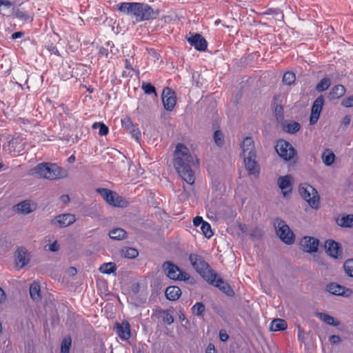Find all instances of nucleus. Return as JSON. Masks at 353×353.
<instances>
[{"instance_id":"f257e3e1","label":"nucleus","mask_w":353,"mask_h":353,"mask_svg":"<svg viewBox=\"0 0 353 353\" xmlns=\"http://www.w3.org/2000/svg\"><path fill=\"white\" fill-rule=\"evenodd\" d=\"M174 166L178 174L186 183L190 185L194 183L195 177L193 168L199 166V160L183 143H178L176 146Z\"/></svg>"},{"instance_id":"f03ea898","label":"nucleus","mask_w":353,"mask_h":353,"mask_svg":"<svg viewBox=\"0 0 353 353\" xmlns=\"http://www.w3.org/2000/svg\"><path fill=\"white\" fill-rule=\"evenodd\" d=\"M118 10L134 18L137 23L154 19L159 14V10H154L148 3L139 2H122L118 5Z\"/></svg>"},{"instance_id":"7ed1b4c3","label":"nucleus","mask_w":353,"mask_h":353,"mask_svg":"<svg viewBox=\"0 0 353 353\" xmlns=\"http://www.w3.org/2000/svg\"><path fill=\"white\" fill-rule=\"evenodd\" d=\"M31 174L39 178L57 180L68 177V172L55 163H42L32 170Z\"/></svg>"},{"instance_id":"20e7f679","label":"nucleus","mask_w":353,"mask_h":353,"mask_svg":"<svg viewBox=\"0 0 353 353\" xmlns=\"http://www.w3.org/2000/svg\"><path fill=\"white\" fill-rule=\"evenodd\" d=\"M189 260L195 270L208 283H213L216 277V274L210 269L209 265L199 255L191 254Z\"/></svg>"},{"instance_id":"39448f33","label":"nucleus","mask_w":353,"mask_h":353,"mask_svg":"<svg viewBox=\"0 0 353 353\" xmlns=\"http://www.w3.org/2000/svg\"><path fill=\"white\" fill-rule=\"evenodd\" d=\"M162 270L168 278L174 281H183L190 283L193 279L186 272L181 270L176 265L170 261H165L162 265Z\"/></svg>"},{"instance_id":"423d86ee","label":"nucleus","mask_w":353,"mask_h":353,"mask_svg":"<svg viewBox=\"0 0 353 353\" xmlns=\"http://www.w3.org/2000/svg\"><path fill=\"white\" fill-rule=\"evenodd\" d=\"M299 192L312 208L317 210L319 208V193L313 186L308 183H301L299 185Z\"/></svg>"},{"instance_id":"0eeeda50","label":"nucleus","mask_w":353,"mask_h":353,"mask_svg":"<svg viewBox=\"0 0 353 353\" xmlns=\"http://www.w3.org/2000/svg\"><path fill=\"white\" fill-rule=\"evenodd\" d=\"M274 225L276 234L282 241L288 245L294 243V234L284 221L277 218L274 220Z\"/></svg>"},{"instance_id":"6e6552de","label":"nucleus","mask_w":353,"mask_h":353,"mask_svg":"<svg viewBox=\"0 0 353 353\" xmlns=\"http://www.w3.org/2000/svg\"><path fill=\"white\" fill-rule=\"evenodd\" d=\"M97 192L110 205L114 207L124 208L128 202L117 193L105 188H97Z\"/></svg>"},{"instance_id":"1a4fd4ad","label":"nucleus","mask_w":353,"mask_h":353,"mask_svg":"<svg viewBox=\"0 0 353 353\" xmlns=\"http://www.w3.org/2000/svg\"><path fill=\"white\" fill-rule=\"evenodd\" d=\"M275 150L281 158L287 161L293 160L296 154L294 147L289 142L283 139L276 142Z\"/></svg>"},{"instance_id":"9d476101","label":"nucleus","mask_w":353,"mask_h":353,"mask_svg":"<svg viewBox=\"0 0 353 353\" xmlns=\"http://www.w3.org/2000/svg\"><path fill=\"white\" fill-rule=\"evenodd\" d=\"M188 43L194 47L196 50L204 52L207 50L208 42L199 33L190 32L186 37Z\"/></svg>"},{"instance_id":"9b49d317","label":"nucleus","mask_w":353,"mask_h":353,"mask_svg":"<svg viewBox=\"0 0 353 353\" xmlns=\"http://www.w3.org/2000/svg\"><path fill=\"white\" fill-rule=\"evenodd\" d=\"M245 168L249 174L258 176L260 172L259 166L256 161V154L243 156Z\"/></svg>"},{"instance_id":"f8f14e48","label":"nucleus","mask_w":353,"mask_h":353,"mask_svg":"<svg viewBox=\"0 0 353 353\" xmlns=\"http://www.w3.org/2000/svg\"><path fill=\"white\" fill-rule=\"evenodd\" d=\"M326 290L332 294L349 297L353 294L350 288L339 285L336 283H331L326 286Z\"/></svg>"},{"instance_id":"ddd939ff","label":"nucleus","mask_w":353,"mask_h":353,"mask_svg":"<svg viewBox=\"0 0 353 353\" xmlns=\"http://www.w3.org/2000/svg\"><path fill=\"white\" fill-rule=\"evenodd\" d=\"M319 240L311 236H304L300 241V247L303 251L308 253L316 252Z\"/></svg>"},{"instance_id":"4468645a","label":"nucleus","mask_w":353,"mask_h":353,"mask_svg":"<svg viewBox=\"0 0 353 353\" xmlns=\"http://www.w3.org/2000/svg\"><path fill=\"white\" fill-rule=\"evenodd\" d=\"M278 185L281 189L283 195L285 197L288 196L292 190V176L290 174H287L283 176H280L278 179Z\"/></svg>"},{"instance_id":"2eb2a0df","label":"nucleus","mask_w":353,"mask_h":353,"mask_svg":"<svg viewBox=\"0 0 353 353\" xmlns=\"http://www.w3.org/2000/svg\"><path fill=\"white\" fill-rule=\"evenodd\" d=\"M162 101L167 110H172L176 105V94L173 90H163Z\"/></svg>"},{"instance_id":"dca6fc26","label":"nucleus","mask_w":353,"mask_h":353,"mask_svg":"<svg viewBox=\"0 0 353 353\" xmlns=\"http://www.w3.org/2000/svg\"><path fill=\"white\" fill-rule=\"evenodd\" d=\"M323 104L324 99L322 96L319 97L314 101L311 110V116L310 119L311 124H314L318 121Z\"/></svg>"},{"instance_id":"f3484780","label":"nucleus","mask_w":353,"mask_h":353,"mask_svg":"<svg viewBox=\"0 0 353 353\" xmlns=\"http://www.w3.org/2000/svg\"><path fill=\"white\" fill-rule=\"evenodd\" d=\"M14 257L17 266L20 269L23 268L30 261V257L28 251L23 247L19 248L17 250L14 254Z\"/></svg>"},{"instance_id":"a211bd4d","label":"nucleus","mask_w":353,"mask_h":353,"mask_svg":"<svg viewBox=\"0 0 353 353\" xmlns=\"http://www.w3.org/2000/svg\"><path fill=\"white\" fill-rule=\"evenodd\" d=\"M76 221L75 216L72 214H63L57 216L52 223L60 228H65L72 224Z\"/></svg>"},{"instance_id":"6ab92c4d","label":"nucleus","mask_w":353,"mask_h":353,"mask_svg":"<svg viewBox=\"0 0 353 353\" xmlns=\"http://www.w3.org/2000/svg\"><path fill=\"white\" fill-rule=\"evenodd\" d=\"M115 330L118 336L122 340H128L131 336L130 325L127 321H123L121 323H117L115 325Z\"/></svg>"},{"instance_id":"aec40b11","label":"nucleus","mask_w":353,"mask_h":353,"mask_svg":"<svg viewBox=\"0 0 353 353\" xmlns=\"http://www.w3.org/2000/svg\"><path fill=\"white\" fill-rule=\"evenodd\" d=\"M327 254L332 258L337 259L341 255L339 244L333 240H327L325 243Z\"/></svg>"},{"instance_id":"412c9836","label":"nucleus","mask_w":353,"mask_h":353,"mask_svg":"<svg viewBox=\"0 0 353 353\" xmlns=\"http://www.w3.org/2000/svg\"><path fill=\"white\" fill-rule=\"evenodd\" d=\"M242 155L249 156L256 154L254 143L251 137H246L241 144Z\"/></svg>"},{"instance_id":"4be33fe9","label":"nucleus","mask_w":353,"mask_h":353,"mask_svg":"<svg viewBox=\"0 0 353 353\" xmlns=\"http://www.w3.org/2000/svg\"><path fill=\"white\" fill-rule=\"evenodd\" d=\"M210 283L214 285L228 296H233L234 294L233 290L230 288L229 284L225 282L221 278H217L216 276V279H214V281Z\"/></svg>"},{"instance_id":"5701e85b","label":"nucleus","mask_w":353,"mask_h":353,"mask_svg":"<svg viewBox=\"0 0 353 353\" xmlns=\"http://www.w3.org/2000/svg\"><path fill=\"white\" fill-rule=\"evenodd\" d=\"M165 294L168 299L176 301L181 295V290L177 286H169L166 288Z\"/></svg>"},{"instance_id":"b1692460","label":"nucleus","mask_w":353,"mask_h":353,"mask_svg":"<svg viewBox=\"0 0 353 353\" xmlns=\"http://www.w3.org/2000/svg\"><path fill=\"white\" fill-rule=\"evenodd\" d=\"M15 210L23 214H28L32 212L34 208H32L30 201H23L14 206Z\"/></svg>"},{"instance_id":"393cba45","label":"nucleus","mask_w":353,"mask_h":353,"mask_svg":"<svg viewBox=\"0 0 353 353\" xmlns=\"http://www.w3.org/2000/svg\"><path fill=\"white\" fill-rule=\"evenodd\" d=\"M319 77H322L321 80L317 83L315 88H329L331 85V83L332 81L333 75L332 74H327L325 76H323V72L319 71L318 72Z\"/></svg>"},{"instance_id":"a878e982","label":"nucleus","mask_w":353,"mask_h":353,"mask_svg":"<svg viewBox=\"0 0 353 353\" xmlns=\"http://www.w3.org/2000/svg\"><path fill=\"white\" fill-rule=\"evenodd\" d=\"M316 316L322 321L325 323L327 325H334V326H338L340 323L339 321L335 320V319L325 313L323 312H318L316 314Z\"/></svg>"},{"instance_id":"bb28decb","label":"nucleus","mask_w":353,"mask_h":353,"mask_svg":"<svg viewBox=\"0 0 353 353\" xmlns=\"http://www.w3.org/2000/svg\"><path fill=\"white\" fill-rule=\"evenodd\" d=\"M287 323L285 320L281 319H274L270 325V330L273 332L284 330L287 328Z\"/></svg>"},{"instance_id":"cd10ccee","label":"nucleus","mask_w":353,"mask_h":353,"mask_svg":"<svg viewBox=\"0 0 353 353\" xmlns=\"http://www.w3.org/2000/svg\"><path fill=\"white\" fill-rule=\"evenodd\" d=\"M109 236L114 240H122L127 237V232L122 228H114L110 231Z\"/></svg>"},{"instance_id":"c85d7f7f","label":"nucleus","mask_w":353,"mask_h":353,"mask_svg":"<svg viewBox=\"0 0 353 353\" xmlns=\"http://www.w3.org/2000/svg\"><path fill=\"white\" fill-rule=\"evenodd\" d=\"M296 81V74L293 71L285 72L282 78V82L283 85L287 86H291L294 85Z\"/></svg>"},{"instance_id":"c756f323","label":"nucleus","mask_w":353,"mask_h":353,"mask_svg":"<svg viewBox=\"0 0 353 353\" xmlns=\"http://www.w3.org/2000/svg\"><path fill=\"white\" fill-rule=\"evenodd\" d=\"M30 295L32 300L39 301L41 299V290L39 283L34 282L30 287Z\"/></svg>"},{"instance_id":"7c9ffc66","label":"nucleus","mask_w":353,"mask_h":353,"mask_svg":"<svg viewBox=\"0 0 353 353\" xmlns=\"http://www.w3.org/2000/svg\"><path fill=\"white\" fill-rule=\"evenodd\" d=\"M336 223L339 225L341 227L350 228L353 226V215L349 214L346 216H343L341 218H338L336 220Z\"/></svg>"},{"instance_id":"2f4dec72","label":"nucleus","mask_w":353,"mask_h":353,"mask_svg":"<svg viewBox=\"0 0 353 353\" xmlns=\"http://www.w3.org/2000/svg\"><path fill=\"white\" fill-rule=\"evenodd\" d=\"M321 158L323 163L330 166L334 163L335 155L330 150L327 149L322 154Z\"/></svg>"},{"instance_id":"473e14b6","label":"nucleus","mask_w":353,"mask_h":353,"mask_svg":"<svg viewBox=\"0 0 353 353\" xmlns=\"http://www.w3.org/2000/svg\"><path fill=\"white\" fill-rule=\"evenodd\" d=\"M117 270V266L114 263H105L102 264L99 268L101 273L110 274Z\"/></svg>"},{"instance_id":"72a5a7b5","label":"nucleus","mask_w":353,"mask_h":353,"mask_svg":"<svg viewBox=\"0 0 353 353\" xmlns=\"http://www.w3.org/2000/svg\"><path fill=\"white\" fill-rule=\"evenodd\" d=\"M121 254L128 259H135L139 255V252L133 248H125L121 250Z\"/></svg>"},{"instance_id":"f704fd0d","label":"nucleus","mask_w":353,"mask_h":353,"mask_svg":"<svg viewBox=\"0 0 353 353\" xmlns=\"http://www.w3.org/2000/svg\"><path fill=\"white\" fill-rule=\"evenodd\" d=\"M72 345V339L70 336H65L61 345V353H69Z\"/></svg>"},{"instance_id":"c9c22d12","label":"nucleus","mask_w":353,"mask_h":353,"mask_svg":"<svg viewBox=\"0 0 353 353\" xmlns=\"http://www.w3.org/2000/svg\"><path fill=\"white\" fill-rule=\"evenodd\" d=\"M93 129H99V134L101 136H106L109 132L108 128L103 123L95 122L92 124Z\"/></svg>"},{"instance_id":"e433bc0d","label":"nucleus","mask_w":353,"mask_h":353,"mask_svg":"<svg viewBox=\"0 0 353 353\" xmlns=\"http://www.w3.org/2000/svg\"><path fill=\"white\" fill-rule=\"evenodd\" d=\"M264 14L275 15L279 17L277 19L279 21L283 20V17H284L283 12L279 8H268L264 12Z\"/></svg>"},{"instance_id":"4c0bfd02","label":"nucleus","mask_w":353,"mask_h":353,"mask_svg":"<svg viewBox=\"0 0 353 353\" xmlns=\"http://www.w3.org/2000/svg\"><path fill=\"white\" fill-rule=\"evenodd\" d=\"M343 268L345 274L353 278V259H347L343 264Z\"/></svg>"},{"instance_id":"58836bf2","label":"nucleus","mask_w":353,"mask_h":353,"mask_svg":"<svg viewBox=\"0 0 353 353\" xmlns=\"http://www.w3.org/2000/svg\"><path fill=\"white\" fill-rule=\"evenodd\" d=\"M300 128L299 123L293 121L285 125V130L290 134H294L300 130Z\"/></svg>"},{"instance_id":"ea45409f","label":"nucleus","mask_w":353,"mask_h":353,"mask_svg":"<svg viewBox=\"0 0 353 353\" xmlns=\"http://www.w3.org/2000/svg\"><path fill=\"white\" fill-rule=\"evenodd\" d=\"M201 230L203 234L207 238H210L213 235L212 230L211 229L210 225L208 222H205L201 226Z\"/></svg>"},{"instance_id":"a19ab883","label":"nucleus","mask_w":353,"mask_h":353,"mask_svg":"<svg viewBox=\"0 0 353 353\" xmlns=\"http://www.w3.org/2000/svg\"><path fill=\"white\" fill-rule=\"evenodd\" d=\"M214 140L218 146H222L224 143L223 134L220 130H216L214 133Z\"/></svg>"},{"instance_id":"79ce46f5","label":"nucleus","mask_w":353,"mask_h":353,"mask_svg":"<svg viewBox=\"0 0 353 353\" xmlns=\"http://www.w3.org/2000/svg\"><path fill=\"white\" fill-rule=\"evenodd\" d=\"M192 311L196 315L201 316L205 312V305L202 303L198 302L192 307Z\"/></svg>"},{"instance_id":"37998d69","label":"nucleus","mask_w":353,"mask_h":353,"mask_svg":"<svg viewBox=\"0 0 353 353\" xmlns=\"http://www.w3.org/2000/svg\"><path fill=\"white\" fill-rule=\"evenodd\" d=\"M14 16L16 18L23 21H28L30 19V16L26 12L19 9L15 11Z\"/></svg>"},{"instance_id":"c03bdc74","label":"nucleus","mask_w":353,"mask_h":353,"mask_svg":"<svg viewBox=\"0 0 353 353\" xmlns=\"http://www.w3.org/2000/svg\"><path fill=\"white\" fill-rule=\"evenodd\" d=\"M345 90H332V91L330 92L329 97L331 99H338L345 94Z\"/></svg>"},{"instance_id":"a18cd8bd","label":"nucleus","mask_w":353,"mask_h":353,"mask_svg":"<svg viewBox=\"0 0 353 353\" xmlns=\"http://www.w3.org/2000/svg\"><path fill=\"white\" fill-rule=\"evenodd\" d=\"M46 48L51 54H55L58 57L60 56L59 50L57 49V46H54L52 43H48L46 46Z\"/></svg>"},{"instance_id":"49530a36","label":"nucleus","mask_w":353,"mask_h":353,"mask_svg":"<svg viewBox=\"0 0 353 353\" xmlns=\"http://www.w3.org/2000/svg\"><path fill=\"white\" fill-rule=\"evenodd\" d=\"M121 123H122L123 128H124L128 131H129L130 130L133 128L134 125L129 118H125L124 119H122Z\"/></svg>"},{"instance_id":"de8ad7c7","label":"nucleus","mask_w":353,"mask_h":353,"mask_svg":"<svg viewBox=\"0 0 353 353\" xmlns=\"http://www.w3.org/2000/svg\"><path fill=\"white\" fill-rule=\"evenodd\" d=\"M128 132L131 134L132 137L135 139L136 141H138L139 140L141 137V132L139 129L133 126V128L130 130Z\"/></svg>"},{"instance_id":"09e8293b","label":"nucleus","mask_w":353,"mask_h":353,"mask_svg":"<svg viewBox=\"0 0 353 353\" xmlns=\"http://www.w3.org/2000/svg\"><path fill=\"white\" fill-rule=\"evenodd\" d=\"M342 105L344 107H352L353 106V95L344 99L342 101Z\"/></svg>"},{"instance_id":"8fccbe9b","label":"nucleus","mask_w":353,"mask_h":353,"mask_svg":"<svg viewBox=\"0 0 353 353\" xmlns=\"http://www.w3.org/2000/svg\"><path fill=\"white\" fill-rule=\"evenodd\" d=\"M275 114L278 120L283 119V108L281 105H277L275 108Z\"/></svg>"},{"instance_id":"3c124183","label":"nucleus","mask_w":353,"mask_h":353,"mask_svg":"<svg viewBox=\"0 0 353 353\" xmlns=\"http://www.w3.org/2000/svg\"><path fill=\"white\" fill-rule=\"evenodd\" d=\"M59 249V245L57 241H54L52 243L49 245L48 250L52 252L58 251Z\"/></svg>"},{"instance_id":"603ef678","label":"nucleus","mask_w":353,"mask_h":353,"mask_svg":"<svg viewBox=\"0 0 353 353\" xmlns=\"http://www.w3.org/2000/svg\"><path fill=\"white\" fill-rule=\"evenodd\" d=\"M99 55L100 57L109 58L108 50L105 48L101 47L99 49Z\"/></svg>"},{"instance_id":"864d4df0","label":"nucleus","mask_w":353,"mask_h":353,"mask_svg":"<svg viewBox=\"0 0 353 353\" xmlns=\"http://www.w3.org/2000/svg\"><path fill=\"white\" fill-rule=\"evenodd\" d=\"M125 70H129V73H130L131 72H135V70L132 68V64L130 61V59H125Z\"/></svg>"},{"instance_id":"5fc2aeb1","label":"nucleus","mask_w":353,"mask_h":353,"mask_svg":"<svg viewBox=\"0 0 353 353\" xmlns=\"http://www.w3.org/2000/svg\"><path fill=\"white\" fill-rule=\"evenodd\" d=\"M163 321L170 325L174 322V318L170 313L166 312L163 317Z\"/></svg>"},{"instance_id":"6e6d98bb","label":"nucleus","mask_w":353,"mask_h":353,"mask_svg":"<svg viewBox=\"0 0 353 353\" xmlns=\"http://www.w3.org/2000/svg\"><path fill=\"white\" fill-rule=\"evenodd\" d=\"M12 6V3L9 0H0V8H10Z\"/></svg>"},{"instance_id":"4d7b16f0","label":"nucleus","mask_w":353,"mask_h":353,"mask_svg":"<svg viewBox=\"0 0 353 353\" xmlns=\"http://www.w3.org/2000/svg\"><path fill=\"white\" fill-rule=\"evenodd\" d=\"M205 221H204L201 216H196L193 219V223L195 226H199L201 225H202L203 223H204Z\"/></svg>"},{"instance_id":"13d9d810","label":"nucleus","mask_w":353,"mask_h":353,"mask_svg":"<svg viewBox=\"0 0 353 353\" xmlns=\"http://www.w3.org/2000/svg\"><path fill=\"white\" fill-rule=\"evenodd\" d=\"M330 341L332 343L335 344L341 341V338L337 335H332L330 337Z\"/></svg>"},{"instance_id":"bf43d9fd","label":"nucleus","mask_w":353,"mask_h":353,"mask_svg":"<svg viewBox=\"0 0 353 353\" xmlns=\"http://www.w3.org/2000/svg\"><path fill=\"white\" fill-rule=\"evenodd\" d=\"M219 337L222 341H226L228 339L229 336L225 332L220 331Z\"/></svg>"},{"instance_id":"052dcab7","label":"nucleus","mask_w":353,"mask_h":353,"mask_svg":"<svg viewBox=\"0 0 353 353\" xmlns=\"http://www.w3.org/2000/svg\"><path fill=\"white\" fill-rule=\"evenodd\" d=\"M23 35H24L23 32H15L12 34L11 38L12 39H17L19 38H21Z\"/></svg>"},{"instance_id":"680f3d73","label":"nucleus","mask_w":353,"mask_h":353,"mask_svg":"<svg viewBox=\"0 0 353 353\" xmlns=\"http://www.w3.org/2000/svg\"><path fill=\"white\" fill-rule=\"evenodd\" d=\"M351 121V117L350 116H345L343 120H342V124L345 126H347Z\"/></svg>"},{"instance_id":"e2e57ef3","label":"nucleus","mask_w":353,"mask_h":353,"mask_svg":"<svg viewBox=\"0 0 353 353\" xmlns=\"http://www.w3.org/2000/svg\"><path fill=\"white\" fill-rule=\"evenodd\" d=\"M206 353H216L214 345L209 344L206 350Z\"/></svg>"},{"instance_id":"0e129e2a","label":"nucleus","mask_w":353,"mask_h":353,"mask_svg":"<svg viewBox=\"0 0 353 353\" xmlns=\"http://www.w3.org/2000/svg\"><path fill=\"white\" fill-rule=\"evenodd\" d=\"M141 88H155L150 83H143Z\"/></svg>"},{"instance_id":"69168bd1","label":"nucleus","mask_w":353,"mask_h":353,"mask_svg":"<svg viewBox=\"0 0 353 353\" xmlns=\"http://www.w3.org/2000/svg\"><path fill=\"white\" fill-rule=\"evenodd\" d=\"M6 299L4 291L0 288V303L3 302Z\"/></svg>"},{"instance_id":"338daca9","label":"nucleus","mask_w":353,"mask_h":353,"mask_svg":"<svg viewBox=\"0 0 353 353\" xmlns=\"http://www.w3.org/2000/svg\"><path fill=\"white\" fill-rule=\"evenodd\" d=\"M149 53L154 58L159 59V54L153 49L149 50Z\"/></svg>"},{"instance_id":"774afa93","label":"nucleus","mask_w":353,"mask_h":353,"mask_svg":"<svg viewBox=\"0 0 353 353\" xmlns=\"http://www.w3.org/2000/svg\"><path fill=\"white\" fill-rule=\"evenodd\" d=\"M146 94H154L157 96L156 90H144Z\"/></svg>"}]
</instances>
